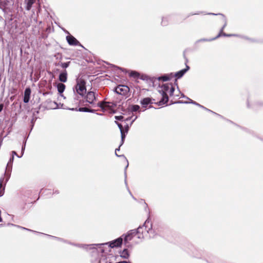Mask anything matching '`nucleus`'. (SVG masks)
Instances as JSON below:
<instances>
[{"mask_svg": "<svg viewBox=\"0 0 263 263\" xmlns=\"http://www.w3.org/2000/svg\"><path fill=\"white\" fill-rule=\"evenodd\" d=\"M54 58L57 59V60H60V61L61 60H62L63 59V55H62V54L61 53H60V52H58V53H56L54 55Z\"/></svg>", "mask_w": 263, "mask_h": 263, "instance_id": "nucleus-41", "label": "nucleus"}, {"mask_svg": "<svg viewBox=\"0 0 263 263\" xmlns=\"http://www.w3.org/2000/svg\"><path fill=\"white\" fill-rule=\"evenodd\" d=\"M74 93V96H73V102L76 104H78V106H79L81 104V101L79 100V98H80V97H79V95H78V93H77L76 92V93Z\"/></svg>", "mask_w": 263, "mask_h": 263, "instance_id": "nucleus-33", "label": "nucleus"}, {"mask_svg": "<svg viewBox=\"0 0 263 263\" xmlns=\"http://www.w3.org/2000/svg\"><path fill=\"white\" fill-rule=\"evenodd\" d=\"M120 147H121V146H120V145H119V146H118V148H117L115 149V155H116V156L117 157H120V158L122 157V158H123L125 159V160L126 161V162H127V163H128V160L127 159V158H126V157L124 156V155H119L117 154V151H120Z\"/></svg>", "mask_w": 263, "mask_h": 263, "instance_id": "nucleus-36", "label": "nucleus"}, {"mask_svg": "<svg viewBox=\"0 0 263 263\" xmlns=\"http://www.w3.org/2000/svg\"><path fill=\"white\" fill-rule=\"evenodd\" d=\"M128 163H127V165L124 168V183L125 184L126 189L128 187L127 185V173H126V170L128 166Z\"/></svg>", "mask_w": 263, "mask_h": 263, "instance_id": "nucleus-37", "label": "nucleus"}, {"mask_svg": "<svg viewBox=\"0 0 263 263\" xmlns=\"http://www.w3.org/2000/svg\"><path fill=\"white\" fill-rule=\"evenodd\" d=\"M176 14H171L167 15L165 16H162L161 18V25L163 27L167 26L170 21L175 17Z\"/></svg>", "mask_w": 263, "mask_h": 263, "instance_id": "nucleus-14", "label": "nucleus"}, {"mask_svg": "<svg viewBox=\"0 0 263 263\" xmlns=\"http://www.w3.org/2000/svg\"><path fill=\"white\" fill-rule=\"evenodd\" d=\"M10 178V175H8L6 177H1L0 178V190H2L3 188H2V183L5 181L4 186L5 187L6 183L8 181Z\"/></svg>", "mask_w": 263, "mask_h": 263, "instance_id": "nucleus-32", "label": "nucleus"}, {"mask_svg": "<svg viewBox=\"0 0 263 263\" xmlns=\"http://www.w3.org/2000/svg\"><path fill=\"white\" fill-rule=\"evenodd\" d=\"M247 107L252 108L254 110H257L260 108H263V101H258L254 103L252 105H250L249 100H247Z\"/></svg>", "mask_w": 263, "mask_h": 263, "instance_id": "nucleus-13", "label": "nucleus"}, {"mask_svg": "<svg viewBox=\"0 0 263 263\" xmlns=\"http://www.w3.org/2000/svg\"><path fill=\"white\" fill-rule=\"evenodd\" d=\"M138 79L146 81L147 82L149 81L153 83H154L155 81L154 78H151L146 74L141 73L140 72Z\"/></svg>", "mask_w": 263, "mask_h": 263, "instance_id": "nucleus-21", "label": "nucleus"}, {"mask_svg": "<svg viewBox=\"0 0 263 263\" xmlns=\"http://www.w3.org/2000/svg\"><path fill=\"white\" fill-rule=\"evenodd\" d=\"M70 63H71V62H70V61L66 62H61L60 63L61 67L63 69H64L63 70H66V69L69 66Z\"/></svg>", "mask_w": 263, "mask_h": 263, "instance_id": "nucleus-38", "label": "nucleus"}, {"mask_svg": "<svg viewBox=\"0 0 263 263\" xmlns=\"http://www.w3.org/2000/svg\"><path fill=\"white\" fill-rule=\"evenodd\" d=\"M175 90V87L172 85L168 91L169 92L170 96L172 97L174 95Z\"/></svg>", "mask_w": 263, "mask_h": 263, "instance_id": "nucleus-45", "label": "nucleus"}, {"mask_svg": "<svg viewBox=\"0 0 263 263\" xmlns=\"http://www.w3.org/2000/svg\"><path fill=\"white\" fill-rule=\"evenodd\" d=\"M140 109V107L139 105H137V104H130V105H129L127 108V112H128V114H130V113L131 112H137L138 111H139Z\"/></svg>", "mask_w": 263, "mask_h": 263, "instance_id": "nucleus-18", "label": "nucleus"}, {"mask_svg": "<svg viewBox=\"0 0 263 263\" xmlns=\"http://www.w3.org/2000/svg\"><path fill=\"white\" fill-rule=\"evenodd\" d=\"M116 263H132V262H130V261L123 260V261L117 262Z\"/></svg>", "mask_w": 263, "mask_h": 263, "instance_id": "nucleus-64", "label": "nucleus"}, {"mask_svg": "<svg viewBox=\"0 0 263 263\" xmlns=\"http://www.w3.org/2000/svg\"><path fill=\"white\" fill-rule=\"evenodd\" d=\"M86 99V102L90 104L93 105L98 99V94L94 90H89L84 97Z\"/></svg>", "mask_w": 263, "mask_h": 263, "instance_id": "nucleus-8", "label": "nucleus"}, {"mask_svg": "<svg viewBox=\"0 0 263 263\" xmlns=\"http://www.w3.org/2000/svg\"><path fill=\"white\" fill-rule=\"evenodd\" d=\"M207 263H220V260L218 258L215 256L209 257V259H205Z\"/></svg>", "mask_w": 263, "mask_h": 263, "instance_id": "nucleus-27", "label": "nucleus"}, {"mask_svg": "<svg viewBox=\"0 0 263 263\" xmlns=\"http://www.w3.org/2000/svg\"><path fill=\"white\" fill-rule=\"evenodd\" d=\"M216 40V38L214 37H213V38H210V39H206V38H202V39H199L198 40H197L195 43H194V46L196 48H198V46H197V45L199 43H200V42H211V41H213L214 40Z\"/></svg>", "mask_w": 263, "mask_h": 263, "instance_id": "nucleus-25", "label": "nucleus"}, {"mask_svg": "<svg viewBox=\"0 0 263 263\" xmlns=\"http://www.w3.org/2000/svg\"><path fill=\"white\" fill-rule=\"evenodd\" d=\"M68 73L66 70H63L60 72L58 79L61 83H65L67 81Z\"/></svg>", "mask_w": 263, "mask_h": 263, "instance_id": "nucleus-16", "label": "nucleus"}, {"mask_svg": "<svg viewBox=\"0 0 263 263\" xmlns=\"http://www.w3.org/2000/svg\"><path fill=\"white\" fill-rule=\"evenodd\" d=\"M237 36V34H227L226 33H223V34H222L221 35V36H224V37H231V36Z\"/></svg>", "mask_w": 263, "mask_h": 263, "instance_id": "nucleus-48", "label": "nucleus"}, {"mask_svg": "<svg viewBox=\"0 0 263 263\" xmlns=\"http://www.w3.org/2000/svg\"><path fill=\"white\" fill-rule=\"evenodd\" d=\"M170 85H172V83H165L163 84L162 85H159L158 87L162 89L165 92L167 93L168 90L170 89Z\"/></svg>", "mask_w": 263, "mask_h": 263, "instance_id": "nucleus-30", "label": "nucleus"}, {"mask_svg": "<svg viewBox=\"0 0 263 263\" xmlns=\"http://www.w3.org/2000/svg\"><path fill=\"white\" fill-rule=\"evenodd\" d=\"M86 82L85 80L80 79H77L76 84L73 87V93H77L81 97H84L87 93Z\"/></svg>", "mask_w": 263, "mask_h": 263, "instance_id": "nucleus-3", "label": "nucleus"}, {"mask_svg": "<svg viewBox=\"0 0 263 263\" xmlns=\"http://www.w3.org/2000/svg\"><path fill=\"white\" fill-rule=\"evenodd\" d=\"M78 107H76V108L67 107V108H66L65 109H66L67 110H69L78 111Z\"/></svg>", "mask_w": 263, "mask_h": 263, "instance_id": "nucleus-60", "label": "nucleus"}, {"mask_svg": "<svg viewBox=\"0 0 263 263\" xmlns=\"http://www.w3.org/2000/svg\"><path fill=\"white\" fill-rule=\"evenodd\" d=\"M31 89L29 87L25 88L24 92L23 102L25 103H28L30 99Z\"/></svg>", "mask_w": 263, "mask_h": 263, "instance_id": "nucleus-15", "label": "nucleus"}, {"mask_svg": "<svg viewBox=\"0 0 263 263\" xmlns=\"http://www.w3.org/2000/svg\"><path fill=\"white\" fill-rule=\"evenodd\" d=\"M188 103H191V104H193L195 105H196L208 112H212V110H210V109L207 108L206 107H205L203 106V105L199 104L198 103L192 100V99H189V102H188Z\"/></svg>", "mask_w": 263, "mask_h": 263, "instance_id": "nucleus-26", "label": "nucleus"}, {"mask_svg": "<svg viewBox=\"0 0 263 263\" xmlns=\"http://www.w3.org/2000/svg\"><path fill=\"white\" fill-rule=\"evenodd\" d=\"M97 247L98 248H93V251H91V263H95L96 261H98V263H106L107 254L109 252L107 249L101 246Z\"/></svg>", "mask_w": 263, "mask_h": 263, "instance_id": "nucleus-2", "label": "nucleus"}, {"mask_svg": "<svg viewBox=\"0 0 263 263\" xmlns=\"http://www.w3.org/2000/svg\"><path fill=\"white\" fill-rule=\"evenodd\" d=\"M4 192H5V186L3 187V189L2 190H0V197L4 195Z\"/></svg>", "mask_w": 263, "mask_h": 263, "instance_id": "nucleus-63", "label": "nucleus"}, {"mask_svg": "<svg viewBox=\"0 0 263 263\" xmlns=\"http://www.w3.org/2000/svg\"><path fill=\"white\" fill-rule=\"evenodd\" d=\"M124 246L126 247L125 248H128V250L129 249H132L133 248V245L131 243H129L128 242L127 244H126V245H124Z\"/></svg>", "mask_w": 263, "mask_h": 263, "instance_id": "nucleus-57", "label": "nucleus"}, {"mask_svg": "<svg viewBox=\"0 0 263 263\" xmlns=\"http://www.w3.org/2000/svg\"><path fill=\"white\" fill-rule=\"evenodd\" d=\"M158 91L161 94L162 96L167 95V93L165 92L162 89H158Z\"/></svg>", "mask_w": 263, "mask_h": 263, "instance_id": "nucleus-51", "label": "nucleus"}, {"mask_svg": "<svg viewBox=\"0 0 263 263\" xmlns=\"http://www.w3.org/2000/svg\"><path fill=\"white\" fill-rule=\"evenodd\" d=\"M5 122L7 124L10 123V124L9 125L8 128V129H7L8 130L7 134V135L11 132V129H12V126L13 125V122L12 121H11L10 119L5 120Z\"/></svg>", "mask_w": 263, "mask_h": 263, "instance_id": "nucleus-35", "label": "nucleus"}, {"mask_svg": "<svg viewBox=\"0 0 263 263\" xmlns=\"http://www.w3.org/2000/svg\"><path fill=\"white\" fill-rule=\"evenodd\" d=\"M104 62L106 64L110 66V67H113L115 69H119L125 73H127L128 72L129 77H132L134 79H137L138 78V77L139 75V72L136 70H127V69L123 68L122 67H119L118 66H117V65H114L112 64H110L106 62Z\"/></svg>", "mask_w": 263, "mask_h": 263, "instance_id": "nucleus-5", "label": "nucleus"}, {"mask_svg": "<svg viewBox=\"0 0 263 263\" xmlns=\"http://www.w3.org/2000/svg\"><path fill=\"white\" fill-rule=\"evenodd\" d=\"M174 104H188V102L179 100L176 102H174L172 100L171 101L170 103L168 105H171Z\"/></svg>", "mask_w": 263, "mask_h": 263, "instance_id": "nucleus-39", "label": "nucleus"}, {"mask_svg": "<svg viewBox=\"0 0 263 263\" xmlns=\"http://www.w3.org/2000/svg\"><path fill=\"white\" fill-rule=\"evenodd\" d=\"M155 99L152 97H145L143 98L140 101V103L143 108L145 109L147 108L148 105H152L155 104Z\"/></svg>", "mask_w": 263, "mask_h": 263, "instance_id": "nucleus-11", "label": "nucleus"}, {"mask_svg": "<svg viewBox=\"0 0 263 263\" xmlns=\"http://www.w3.org/2000/svg\"><path fill=\"white\" fill-rule=\"evenodd\" d=\"M143 227H145V229L148 228L147 233L149 234L150 238H154L156 235L155 232L152 229L153 225L151 222L149 216L142 226H139L137 229L129 230L126 233L123 234L121 236L124 245H126L128 241L132 239L134 236L137 234H140V229H142Z\"/></svg>", "mask_w": 263, "mask_h": 263, "instance_id": "nucleus-1", "label": "nucleus"}, {"mask_svg": "<svg viewBox=\"0 0 263 263\" xmlns=\"http://www.w3.org/2000/svg\"><path fill=\"white\" fill-rule=\"evenodd\" d=\"M120 133H121V139L125 140L127 133H126L123 131H121V132H120Z\"/></svg>", "mask_w": 263, "mask_h": 263, "instance_id": "nucleus-52", "label": "nucleus"}, {"mask_svg": "<svg viewBox=\"0 0 263 263\" xmlns=\"http://www.w3.org/2000/svg\"><path fill=\"white\" fill-rule=\"evenodd\" d=\"M212 114L217 116L218 117H220V118L222 119H224L226 120V118H225L223 116H222V115H220V114H218L213 111L212 110V112H211Z\"/></svg>", "mask_w": 263, "mask_h": 263, "instance_id": "nucleus-54", "label": "nucleus"}, {"mask_svg": "<svg viewBox=\"0 0 263 263\" xmlns=\"http://www.w3.org/2000/svg\"><path fill=\"white\" fill-rule=\"evenodd\" d=\"M7 30L9 34H13L18 33V23L16 20H10L8 23H6Z\"/></svg>", "mask_w": 263, "mask_h": 263, "instance_id": "nucleus-7", "label": "nucleus"}, {"mask_svg": "<svg viewBox=\"0 0 263 263\" xmlns=\"http://www.w3.org/2000/svg\"><path fill=\"white\" fill-rule=\"evenodd\" d=\"M95 246H97V243L90 245L78 243L77 245L78 247L83 248L85 250H91L92 251H93V248H96Z\"/></svg>", "mask_w": 263, "mask_h": 263, "instance_id": "nucleus-24", "label": "nucleus"}, {"mask_svg": "<svg viewBox=\"0 0 263 263\" xmlns=\"http://www.w3.org/2000/svg\"><path fill=\"white\" fill-rule=\"evenodd\" d=\"M13 161H14V157H13V156H11L10 158L9 161L7 163V167H9L11 168H12Z\"/></svg>", "mask_w": 263, "mask_h": 263, "instance_id": "nucleus-40", "label": "nucleus"}, {"mask_svg": "<svg viewBox=\"0 0 263 263\" xmlns=\"http://www.w3.org/2000/svg\"><path fill=\"white\" fill-rule=\"evenodd\" d=\"M3 32L2 31H0V43H2L3 45L4 44V41H3Z\"/></svg>", "mask_w": 263, "mask_h": 263, "instance_id": "nucleus-53", "label": "nucleus"}, {"mask_svg": "<svg viewBox=\"0 0 263 263\" xmlns=\"http://www.w3.org/2000/svg\"><path fill=\"white\" fill-rule=\"evenodd\" d=\"M41 108V105H40L37 108H36V110L33 113V116H35V114H38L40 112V109Z\"/></svg>", "mask_w": 263, "mask_h": 263, "instance_id": "nucleus-55", "label": "nucleus"}, {"mask_svg": "<svg viewBox=\"0 0 263 263\" xmlns=\"http://www.w3.org/2000/svg\"><path fill=\"white\" fill-rule=\"evenodd\" d=\"M189 253L195 258H201L204 255V251L203 250L197 248L192 245H189Z\"/></svg>", "mask_w": 263, "mask_h": 263, "instance_id": "nucleus-9", "label": "nucleus"}, {"mask_svg": "<svg viewBox=\"0 0 263 263\" xmlns=\"http://www.w3.org/2000/svg\"><path fill=\"white\" fill-rule=\"evenodd\" d=\"M66 41L68 43V44L70 45V46H80L81 47H82V48H84V46L81 45L79 41H78L76 37H74L73 36H72V35H67L66 37Z\"/></svg>", "mask_w": 263, "mask_h": 263, "instance_id": "nucleus-12", "label": "nucleus"}, {"mask_svg": "<svg viewBox=\"0 0 263 263\" xmlns=\"http://www.w3.org/2000/svg\"><path fill=\"white\" fill-rule=\"evenodd\" d=\"M185 51H183V58L185 59V67L178 71L173 73V77H175L177 79H181L190 69V67L187 64L189 62V60L185 55Z\"/></svg>", "mask_w": 263, "mask_h": 263, "instance_id": "nucleus-6", "label": "nucleus"}, {"mask_svg": "<svg viewBox=\"0 0 263 263\" xmlns=\"http://www.w3.org/2000/svg\"><path fill=\"white\" fill-rule=\"evenodd\" d=\"M129 91V89L127 86L120 85L114 88V91L118 95L121 96H126Z\"/></svg>", "mask_w": 263, "mask_h": 263, "instance_id": "nucleus-10", "label": "nucleus"}, {"mask_svg": "<svg viewBox=\"0 0 263 263\" xmlns=\"http://www.w3.org/2000/svg\"><path fill=\"white\" fill-rule=\"evenodd\" d=\"M206 14H208V15H221L222 16V15H223V14L222 13H212V12H209V13H206Z\"/></svg>", "mask_w": 263, "mask_h": 263, "instance_id": "nucleus-59", "label": "nucleus"}, {"mask_svg": "<svg viewBox=\"0 0 263 263\" xmlns=\"http://www.w3.org/2000/svg\"><path fill=\"white\" fill-rule=\"evenodd\" d=\"M42 234H44L50 238H52L53 239H54L58 241H61V242H64V243H66V242H68V240H66V239H64L62 238H61V237H57V236H52V235H49V234H44V233H41Z\"/></svg>", "mask_w": 263, "mask_h": 263, "instance_id": "nucleus-29", "label": "nucleus"}, {"mask_svg": "<svg viewBox=\"0 0 263 263\" xmlns=\"http://www.w3.org/2000/svg\"><path fill=\"white\" fill-rule=\"evenodd\" d=\"M12 156H13V157H14V156H16L18 158H21L22 157V156H19L17 155V154L16 153V152L14 151H12Z\"/></svg>", "mask_w": 263, "mask_h": 263, "instance_id": "nucleus-56", "label": "nucleus"}, {"mask_svg": "<svg viewBox=\"0 0 263 263\" xmlns=\"http://www.w3.org/2000/svg\"><path fill=\"white\" fill-rule=\"evenodd\" d=\"M54 86L57 87L58 93L60 96H62V94L65 91L66 88V86L63 83H57Z\"/></svg>", "mask_w": 263, "mask_h": 263, "instance_id": "nucleus-22", "label": "nucleus"}, {"mask_svg": "<svg viewBox=\"0 0 263 263\" xmlns=\"http://www.w3.org/2000/svg\"><path fill=\"white\" fill-rule=\"evenodd\" d=\"M169 101V97L168 95H166L164 96H162L161 99L157 102H155V104H157L158 106H162L163 105H168L167 104Z\"/></svg>", "mask_w": 263, "mask_h": 263, "instance_id": "nucleus-19", "label": "nucleus"}, {"mask_svg": "<svg viewBox=\"0 0 263 263\" xmlns=\"http://www.w3.org/2000/svg\"><path fill=\"white\" fill-rule=\"evenodd\" d=\"M17 228H19L20 229H22L23 230H26V231H30V232H34V233H39V232H37L36 231H33V230H32L31 229H29L28 228H25V227H22V226H18L17 225ZM41 233H40V234H41Z\"/></svg>", "mask_w": 263, "mask_h": 263, "instance_id": "nucleus-44", "label": "nucleus"}, {"mask_svg": "<svg viewBox=\"0 0 263 263\" xmlns=\"http://www.w3.org/2000/svg\"><path fill=\"white\" fill-rule=\"evenodd\" d=\"M25 147H24V146H22V148H21V155L22 157L24 155V152H25Z\"/></svg>", "mask_w": 263, "mask_h": 263, "instance_id": "nucleus-62", "label": "nucleus"}, {"mask_svg": "<svg viewBox=\"0 0 263 263\" xmlns=\"http://www.w3.org/2000/svg\"><path fill=\"white\" fill-rule=\"evenodd\" d=\"M120 256L124 259H128L130 257V253L128 248H124L123 250H121L119 252Z\"/></svg>", "mask_w": 263, "mask_h": 263, "instance_id": "nucleus-23", "label": "nucleus"}, {"mask_svg": "<svg viewBox=\"0 0 263 263\" xmlns=\"http://www.w3.org/2000/svg\"><path fill=\"white\" fill-rule=\"evenodd\" d=\"M115 119L116 120V121H125L124 118L123 116H116L115 117Z\"/></svg>", "mask_w": 263, "mask_h": 263, "instance_id": "nucleus-46", "label": "nucleus"}, {"mask_svg": "<svg viewBox=\"0 0 263 263\" xmlns=\"http://www.w3.org/2000/svg\"><path fill=\"white\" fill-rule=\"evenodd\" d=\"M123 243V240L120 236L109 242L102 243H97V246L105 247V249H107V251L110 252V249L121 247Z\"/></svg>", "mask_w": 263, "mask_h": 263, "instance_id": "nucleus-4", "label": "nucleus"}, {"mask_svg": "<svg viewBox=\"0 0 263 263\" xmlns=\"http://www.w3.org/2000/svg\"><path fill=\"white\" fill-rule=\"evenodd\" d=\"M35 0H25V9L27 10H30L32 6V5L35 3Z\"/></svg>", "mask_w": 263, "mask_h": 263, "instance_id": "nucleus-28", "label": "nucleus"}, {"mask_svg": "<svg viewBox=\"0 0 263 263\" xmlns=\"http://www.w3.org/2000/svg\"><path fill=\"white\" fill-rule=\"evenodd\" d=\"M127 190L128 191L129 194H130V195L132 196V197L134 199V200H136V198L133 195L132 192H130L129 187H127Z\"/></svg>", "mask_w": 263, "mask_h": 263, "instance_id": "nucleus-61", "label": "nucleus"}, {"mask_svg": "<svg viewBox=\"0 0 263 263\" xmlns=\"http://www.w3.org/2000/svg\"><path fill=\"white\" fill-rule=\"evenodd\" d=\"M138 117L136 116H135V117L134 118V119H133L132 120V121H131L130 123V125H129L127 123H126V124L124 125V132L126 133H128V132L129 129V128H130V126L133 124V123L135 121V120L137 119Z\"/></svg>", "mask_w": 263, "mask_h": 263, "instance_id": "nucleus-34", "label": "nucleus"}, {"mask_svg": "<svg viewBox=\"0 0 263 263\" xmlns=\"http://www.w3.org/2000/svg\"><path fill=\"white\" fill-rule=\"evenodd\" d=\"M173 78V73L171 72L168 74H164L157 78L159 81L161 80L162 82H167L170 81Z\"/></svg>", "mask_w": 263, "mask_h": 263, "instance_id": "nucleus-17", "label": "nucleus"}, {"mask_svg": "<svg viewBox=\"0 0 263 263\" xmlns=\"http://www.w3.org/2000/svg\"><path fill=\"white\" fill-rule=\"evenodd\" d=\"M48 33H43L41 35V37L43 39H46V38L48 37Z\"/></svg>", "mask_w": 263, "mask_h": 263, "instance_id": "nucleus-58", "label": "nucleus"}, {"mask_svg": "<svg viewBox=\"0 0 263 263\" xmlns=\"http://www.w3.org/2000/svg\"><path fill=\"white\" fill-rule=\"evenodd\" d=\"M115 123L117 125V126H118V127H119V129H120V132H121V131H123V126H122V125L120 123L118 122V121H115Z\"/></svg>", "mask_w": 263, "mask_h": 263, "instance_id": "nucleus-49", "label": "nucleus"}, {"mask_svg": "<svg viewBox=\"0 0 263 263\" xmlns=\"http://www.w3.org/2000/svg\"><path fill=\"white\" fill-rule=\"evenodd\" d=\"M36 119H37V118L33 117L32 118V119H31V120L30 133L31 132V130H32V129H33V128L34 127V124H35V122L36 120Z\"/></svg>", "mask_w": 263, "mask_h": 263, "instance_id": "nucleus-42", "label": "nucleus"}, {"mask_svg": "<svg viewBox=\"0 0 263 263\" xmlns=\"http://www.w3.org/2000/svg\"><path fill=\"white\" fill-rule=\"evenodd\" d=\"M110 103L109 102H106V101H100L97 104V106L99 107V108H101V110L103 111V112H104L105 111V108H104V104H110Z\"/></svg>", "mask_w": 263, "mask_h": 263, "instance_id": "nucleus-31", "label": "nucleus"}, {"mask_svg": "<svg viewBox=\"0 0 263 263\" xmlns=\"http://www.w3.org/2000/svg\"><path fill=\"white\" fill-rule=\"evenodd\" d=\"M29 134L28 135V136H25L24 137V139L23 140V144H22L23 146L26 147V142H27V139L29 137Z\"/></svg>", "mask_w": 263, "mask_h": 263, "instance_id": "nucleus-50", "label": "nucleus"}, {"mask_svg": "<svg viewBox=\"0 0 263 263\" xmlns=\"http://www.w3.org/2000/svg\"><path fill=\"white\" fill-rule=\"evenodd\" d=\"M89 108L86 107H78V110L80 112H88V110Z\"/></svg>", "mask_w": 263, "mask_h": 263, "instance_id": "nucleus-43", "label": "nucleus"}, {"mask_svg": "<svg viewBox=\"0 0 263 263\" xmlns=\"http://www.w3.org/2000/svg\"><path fill=\"white\" fill-rule=\"evenodd\" d=\"M222 20H223V22L224 23V24L222 26V27L221 28V29H220L219 32L218 33V34L215 37L216 38V39H217L218 38L221 37L222 34L224 33L223 32V30H224V29L225 28V27L227 25V18H226V16L224 15H222Z\"/></svg>", "mask_w": 263, "mask_h": 263, "instance_id": "nucleus-20", "label": "nucleus"}, {"mask_svg": "<svg viewBox=\"0 0 263 263\" xmlns=\"http://www.w3.org/2000/svg\"><path fill=\"white\" fill-rule=\"evenodd\" d=\"M226 120L227 121H228V122H229L231 123V124H234V125H236V126H238V127H240L241 128L243 129V130H245V131H248V130H247L246 128H243V127H241L239 125H237V124L235 123H234V122H233L232 121H231V120H229V119H226Z\"/></svg>", "mask_w": 263, "mask_h": 263, "instance_id": "nucleus-47", "label": "nucleus"}]
</instances>
